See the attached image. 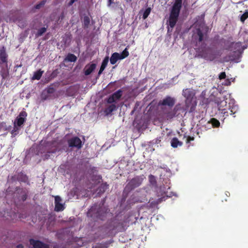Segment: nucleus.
<instances>
[{"label":"nucleus","instance_id":"obj_1","mask_svg":"<svg viewBox=\"0 0 248 248\" xmlns=\"http://www.w3.org/2000/svg\"><path fill=\"white\" fill-rule=\"evenodd\" d=\"M182 95L186 99L185 101V110L189 112H192L195 110L197 105L196 101L194 99L195 91L190 88L184 89L182 92Z\"/></svg>","mask_w":248,"mask_h":248},{"label":"nucleus","instance_id":"obj_2","mask_svg":"<svg viewBox=\"0 0 248 248\" xmlns=\"http://www.w3.org/2000/svg\"><path fill=\"white\" fill-rule=\"evenodd\" d=\"M109 211V210L108 208L95 204L88 211L87 216L94 219H99L103 220Z\"/></svg>","mask_w":248,"mask_h":248},{"label":"nucleus","instance_id":"obj_3","mask_svg":"<svg viewBox=\"0 0 248 248\" xmlns=\"http://www.w3.org/2000/svg\"><path fill=\"white\" fill-rule=\"evenodd\" d=\"M182 0H175L170 12L169 18V25L173 28L175 26L182 8Z\"/></svg>","mask_w":248,"mask_h":248},{"label":"nucleus","instance_id":"obj_4","mask_svg":"<svg viewBox=\"0 0 248 248\" xmlns=\"http://www.w3.org/2000/svg\"><path fill=\"white\" fill-rule=\"evenodd\" d=\"M221 55V53L220 50L213 51L210 47L199 50L198 53V57L209 61L214 60L217 57H220Z\"/></svg>","mask_w":248,"mask_h":248},{"label":"nucleus","instance_id":"obj_5","mask_svg":"<svg viewBox=\"0 0 248 248\" xmlns=\"http://www.w3.org/2000/svg\"><path fill=\"white\" fill-rule=\"evenodd\" d=\"M145 178L143 175L134 177L126 185L124 190L127 192H130L134 190L142 184Z\"/></svg>","mask_w":248,"mask_h":248},{"label":"nucleus","instance_id":"obj_6","mask_svg":"<svg viewBox=\"0 0 248 248\" xmlns=\"http://www.w3.org/2000/svg\"><path fill=\"white\" fill-rule=\"evenodd\" d=\"M176 99L174 97L168 95L162 100H160L158 105L161 106H168L171 108L174 105Z\"/></svg>","mask_w":248,"mask_h":248},{"label":"nucleus","instance_id":"obj_7","mask_svg":"<svg viewBox=\"0 0 248 248\" xmlns=\"http://www.w3.org/2000/svg\"><path fill=\"white\" fill-rule=\"evenodd\" d=\"M27 116V113L25 111H22L20 112L14 123L15 129L16 128V126L19 127L24 124L26 121Z\"/></svg>","mask_w":248,"mask_h":248},{"label":"nucleus","instance_id":"obj_8","mask_svg":"<svg viewBox=\"0 0 248 248\" xmlns=\"http://www.w3.org/2000/svg\"><path fill=\"white\" fill-rule=\"evenodd\" d=\"M68 146L70 147H76L78 149H80L82 146L81 140L78 137H74L68 140Z\"/></svg>","mask_w":248,"mask_h":248},{"label":"nucleus","instance_id":"obj_9","mask_svg":"<svg viewBox=\"0 0 248 248\" xmlns=\"http://www.w3.org/2000/svg\"><path fill=\"white\" fill-rule=\"evenodd\" d=\"M12 179L14 181H17L20 183H27V185H30L28 177L22 172H20L16 175L12 176Z\"/></svg>","mask_w":248,"mask_h":248},{"label":"nucleus","instance_id":"obj_10","mask_svg":"<svg viewBox=\"0 0 248 248\" xmlns=\"http://www.w3.org/2000/svg\"><path fill=\"white\" fill-rule=\"evenodd\" d=\"M30 244L32 246L33 248H49L48 244H45L41 241L30 239L29 240Z\"/></svg>","mask_w":248,"mask_h":248},{"label":"nucleus","instance_id":"obj_11","mask_svg":"<svg viewBox=\"0 0 248 248\" xmlns=\"http://www.w3.org/2000/svg\"><path fill=\"white\" fill-rule=\"evenodd\" d=\"M242 43L239 42H232L231 43L229 46L226 48V49L230 51H233L234 52H240L241 51Z\"/></svg>","mask_w":248,"mask_h":248},{"label":"nucleus","instance_id":"obj_12","mask_svg":"<svg viewBox=\"0 0 248 248\" xmlns=\"http://www.w3.org/2000/svg\"><path fill=\"white\" fill-rule=\"evenodd\" d=\"M181 106L180 104L177 105L173 108V109H171L165 112L166 117L168 120L171 119L175 116L177 111L180 109Z\"/></svg>","mask_w":248,"mask_h":248},{"label":"nucleus","instance_id":"obj_13","mask_svg":"<svg viewBox=\"0 0 248 248\" xmlns=\"http://www.w3.org/2000/svg\"><path fill=\"white\" fill-rule=\"evenodd\" d=\"M62 201L61 198L59 196L55 197V211L57 212L62 211L64 210L63 205L61 203Z\"/></svg>","mask_w":248,"mask_h":248},{"label":"nucleus","instance_id":"obj_14","mask_svg":"<svg viewBox=\"0 0 248 248\" xmlns=\"http://www.w3.org/2000/svg\"><path fill=\"white\" fill-rule=\"evenodd\" d=\"M96 64L95 63H92L87 64L84 70L85 75L88 76L90 75L96 68Z\"/></svg>","mask_w":248,"mask_h":248},{"label":"nucleus","instance_id":"obj_15","mask_svg":"<svg viewBox=\"0 0 248 248\" xmlns=\"http://www.w3.org/2000/svg\"><path fill=\"white\" fill-rule=\"evenodd\" d=\"M194 39L199 42H201L203 40L204 33L199 28L196 30V32L194 35Z\"/></svg>","mask_w":248,"mask_h":248},{"label":"nucleus","instance_id":"obj_16","mask_svg":"<svg viewBox=\"0 0 248 248\" xmlns=\"http://www.w3.org/2000/svg\"><path fill=\"white\" fill-rule=\"evenodd\" d=\"M7 58L8 55L6 52L5 49L4 47L0 49V63H5L7 65Z\"/></svg>","mask_w":248,"mask_h":248},{"label":"nucleus","instance_id":"obj_17","mask_svg":"<svg viewBox=\"0 0 248 248\" xmlns=\"http://www.w3.org/2000/svg\"><path fill=\"white\" fill-rule=\"evenodd\" d=\"M120 54L117 52L112 53L110 58V62L111 64H114L118 60H122Z\"/></svg>","mask_w":248,"mask_h":248},{"label":"nucleus","instance_id":"obj_18","mask_svg":"<svg viewBox=\"0 0 248 248\" xmlns=\"http://www.w3.org/2000/svg\"><path fill=\"white\" fill-rule=\"evenodd\" d=\"M229 110L230 115H234L237 113L238 111V107L236 106H233L231 108H230ZM222 113H223L225 116H228L229 112L226 111L225 109H222Z\"/></svg>","mask_w":248,"mask_h":248},{"label":"nucleus","instance_id":"obj_19","mask_svg":"<svg viewBox=\"0 0 248 248\" xmlns=\"http://www.w3.org/2000/svg\"><path fill=\"white\" fill-rule=\"evenodd\" d=\"M16 191H17L18 193L22 194L21 199L23 201L26 200L28 195L27 192L25 190L23 189L22 188H20V187H16Z\"/></svg>","mask_w":248,"mask_h":248},{"label":"nucleus","instance_id":"obj_20","mask_svg":"<svg viewBox=\"0 0 248 248\" xmlns=\"http://www.w3.org/2000/svg\"><path fill=\"white\" fill-rule=\"evenodd\" d=\"M183 144L182 142L179 141L177 138H173L171 140V146L173 148H177Z\"/></svg>","mask_w":248,"mask_h":248},{"label":"nucleus","instance_id":"obj_21","mask_svg":"<svg viewBox=\"0 0 248 248\" xmlns=\"http://www.w3.org/2000/svg\"><path fill=\"white\" fill-rule=\"evenodd\" d=\"M43 72L44 71H42L41 69L35 72L31 78L32 80H39L41 78Z\"/></svg>","mask_w":248,"mask_h":248},{"label":"nucleus","instance_id":"obj_22","mask_svg":"<svg viewBox=\"0 0 248 248\" xmlns=\"http://www.w3.org/2000/svg\"><path fill=\"white\" fill-rule=\"evenodd\" d=\"M123 94V91L120 89L115 93H114L111 96L114 98L115 100H119L122 97Z\"/></svg>","mask_w":248,"mask_h":248},{"label":"nucleus","instance_id":"obj_23","mask_svg":"<svg viewBox=\"0 0 248 248\" xmlns=\"http://www.w3.org/2000/svg\"><path fill=\"white\" fill-rule=\"evenodd\" d=\"M108 185L105 183H102L98 188V193H103L108 188Z\"/></svg>","mask_w":248,"mask_h":248},{"label":"nucleus","instance_id":"obj_24","mask_svg":"<svg viewBox=\"0 0 248 248\" xmlns=\"http://www.w3.org/2000/svg\"><path fill=\"white\" fill-rule=\"evenodd\" d=\"M116 105L115 104H111L106 108L105 112L107 114H109L112 111L115 110L116 109Z\"/></svg>","mask_w":248,"mask_h":248},{"label":"nucleus","instance_id":"obj_25","mask_svg":"<svg viewBox=\"0 0 248 248\" xmlns=\"http://www.w3.org/2000/svg\"><path fill=\"white\" fill-rule=\"evenodd\" d=\"M66 60L70 62H75L77 60V58L73 54H68L66 57Z\"/></svg>","mask_w":248,"mask_h":248},{"label":"nucleus","instance_id":"obj_26","mask_svg":"<svg viewBox=\"0 0 248 248\" xmlns=\"http://www.w3.org/2000/svg\"><path fill=\"white\" fill-rule=\"evenodd\" d=\"M90 23V19L88 16H84L83 17V27L88 28Z\"/></svg>","mask_w":248,"mask_h":248},{"label":"nucleus","instance_id":"obj_27","mask_svg":"<svg viewBox=\"0 0 248 248\" xmlns=\"http://www.w3.org/2000/svg\"><path fill=\"white\" fill-rule=\"evenodd\" d=\"M210 123L214 127H218L220 125V123L219 121L215 118H212L210 121Z\"/></svg>","mask_w":248,"mask_h":248},{"label":"nucleus","instance_id":"obj_28","mask_svg":"<svg viewBox=\"0 0 248 248\" xmlns=\"http://www.w3.org/2000/svg\"><path fill=\"white\" fill-rule=\"evenodd\" d=\"M128 46H127L122 52V53H121V54H120V56H121V58L122 59H124L125 58H126L127 57H128L129 56V52L128 51Z\"/></svg>","mask_w":248,"mask_h":248},{"label":"nucleus","instance_id":"obj_29","mask_svg":"<svg viewBox=\"0 0 248 248\" xmlns=\"http://www.w3.org/2000/svg\"><path fill=\"white\" fill-rule=\"evenodd\" d=\"M46 31V28L45 27H42L40 29H39L37 33L36 34V35L37 37H39L42 36L44 33H45Z\"/></svg>","mask_w":248,"mask_h":248},{"label":"nucleus","instance_id":"obj_30","mask_svg":"<svg viewBox=\"0 0 248 248\" xmlns=\"http://www.w3.org/2000/svg\"><path fill=\"white\" fill-rule=\"evenodd\" d=\"M1 76L2 79L4 80L9 76V71L7 69H2L1 71Z\"/></svg>","mask_w":248,"mask_h":248},{"label":"nucleus","instance_id":"obj_31","mask_svg":"<svg viewBox=\"0 0 248 248\" xmlns=\"http://www.w3.org/2000/svg\"><path fill=\"white\" fill-rule=\"evenodd\" d=\"M151 9L150 7H148L145 9L142 15V18L143 19H145L146 18H147V17L151 13Z\"/></svg>","mask_w":248,"mask_h":248},{"label":"nucleus","instance_id":"obj_32","mask_svg":"<svg viewBox=\"0 0 248 248\" xmlns=\"http://www.w3.org/2000/svg\"><path fill=\"white\" fill-rule=\"evenodd\" d=\"M165 200V197H161L160 198H158L156 200L154 201L153 202H152L151 203V204H153L154 205H157Z\"/></svg>","mask_w":248,"mask_h":248},{"label":"nucleus","instance_id":"obj_33","mask_svg":"<svg viewBox=\"0 0 248 248\" xmlns=\"http://www.w3.org/2000/svg\"><path fill=\"white\" fill-rule=\"evenodd\" d=\"M248 18V11L246 10L244 13L240 17V20L242 22L244 23V21Z\"/></svg>","mask_w":248,"mask_h":248},{"label":"nucleus","instance_id":"obj_34","mask_svg":"<svg viewBox=\"0 0 248 248\" xmlns=\"http://www.w3.org/2000/svg\"><path fill=\"white\" fill-rule=\"evenodd\" d=\"M46 92L48 94L53 93H54L55 89L52 87V85H50L46 89Z\"/></svg>","mask_w":248,"mask_h":248},{"label":"nucleus","instance_id":"obj_35","mask_svg":"<svg viewBox=\"0 0 248 248\" xmlns=\"http://www.w3.org/2000/svg\"><path fill=\"white\" fill-rule=\"evenodd\" d=\"M108 60H109V57L108 56H106L103 60V62H102L101 66L106 68L108 63Z\"/></svg>","mask_w":248,"mask_h":248},{"label":"nucleus","instance_id":"obj_36","mask_svg":"<svg viewBox=\"0 0 248 248\" xmlns=\"http://www.w3.org/2000/svg\"><path fill=\"white\" fill-rule=\"evenodd\" d=\"M234 60L233 56L231 55L226 56L223 58V61L225 62H228L229 61H232Z\"/></svg>","mask_w":248,"mask_h":248},{"label":"nucleus","instance_id":"obj_37","mask_svg":"<svg viewBox=\"0 0 248 248\" xmlns=\"http://www.w3.org/2000/svg\"><path fill=\"white\" fill-rule=\"evenodd\" d=\"M58 148L57 146H52L51 149H48L46 153L48 154L55 153L57 151Z\"/></svg>","mask_w":248,"mask_h":248},{"label":"nucleus","instance_id":"obj_38","mask_svg":"<svg viewBox=\"0 0 248 248\" xmlns=\"http://www.w3.org/2000/svg\"><path fill=\"white\" fill-rule=\"evenodd\" d=\"M26 25V21L23 20H19L18 22V26L20 28H23Z\"/></svg>","mask_w":248,"mask_h":248},{"label":"nucleus","instance_id":"obj_39","mask_svg":"<svg viewBox=\"0 0 248 248\" xmlns=\"http://www.w3.org/2000/svg\"><path fill=\"white\" fill-rule=\"evenodd\" d=\"M45 3H46L45 0L42 1L40 3L36 4L35 5V9H40L41 7H42L43 5H45Z\"/></svg>","mask_w":248,"mask_h":248},{"label":"nucleus","instance_id":"obj_40","mask_svg":"<svg viewBox=\"0 0 248 248\" xmlns=\"http://www.w3.org/2000/svg\"><path fill=\"white\" fill-rule=\"evenodd\" d=\"M6 123L2 122L0 123V131L2 129H6Z\"/></svg>","mask_w":248,"mask_h":248},{"label":"nucleus","instance_id":"obj_41","mask_svg":"<svg viewBox=\"0 0 248 248\" xmlns=\"http://www.w3.org/2000/svg\"><path fill=\"white\" fill-rule=\"evenodd\" d=\"M116 100L114 99V98L111 95L108 99L107 102L108 103L111 104L113 102H115Z\"/></svg>","mask_w":248,"mask_h":248},{"label":"nucleus","instance_id":"obj_42","mask_svg":"<svg viewBox=\"0 0 248 248\" xmlns=\"http://www.w3.org/2000/svg\"><path fill=\"white\" fill-rule=\"evenodd\" d=\"M92 248H106V247L102 244H97L96 245L93 247Z\"/></svg>","mask_w":248,"mask_h":248},{"label":"nucleus","instance_id":"obj_43","mask_svg":"<svg viewBox=\"0 0 248 248\" xmlns=\"http://www.w3.org/2000/svg\"><path fill=\"white\" fill-rule=\"evenodd\" d=\"M226 75L225 72H221L219 75V78L220 79H225L226 78Z\"/></svg>","mask_w":248,"mask_h":248},{"label":"nucleus","instance_id":"obj_44","mask_svg":"<svg viewBox=\"0 0 248 248\" xmlns=\"http://www.w3.org/2000/svg\"><path fill=\"white\" fill-rule=\"evenodd\" d=\"M105 69V67L101 66L100 69L98 73V76L97 77V78L100 77V75L102 73V72H103V71Z\"/></svg>","mask_w":248,"mask_h":248},{"label":"nucleus","instance_id":"obj_45","mask_svg":"<svg viewBox=\"0 0 248 248\" xmlns=\"http://www.w3.org/2000/svg\"><path fill=\"white\" fill-rule=\"evenodd\" d=\"M194 140V137H190V136H188L187 139H186V143H189L191 141H193Z\"/></svg>","mask_w":248,"mask_h":248},{"label":"nucleus","instance_id":"obj_46","mask_svg":"<svg viewBox=\"0 0 248 248\" xmlns=\"http://www.w3.org/2000/svg\"><path fill=\"white\" fill-rule=\"evenodd\" d=\"M78 0H70L69 1L68 5L69 6L72 5L75 1H78Z\"/></svg>","mask_w":248,"mask_h":248},{"label":"nucleus","instance_id":"obj_47","mask_svg":"<svg viewBox=\"0 0 248 248\" xmlns=\"http://www.w3.org/2000/svg\"><path fill=\"white\" fill-rule=\"evenodd\" d=\"M18 128L16 126V128L15 129V126L14 125V129L12 131V134H13L15 133V132H16L17 130H18Z\"/></svg>","mask_w":248,"mask_h":248},{"label":"nucleus","instance_id":"obj_48","mask_svg":"<svg viewBox=\"0 0 248 248\" xmlns=\"http://www.w3.org/2000/svg\"><path fill=\"white\" fill-rule=\"evenodd\" d=\"M108 5L110 6L113 3V0H108Z\"/></svg>","mask_w":248,"mask_h":248},{"label":"nucleus","instance_id":"obj_49","mask_svg":"<svg viewBox=\"0 0 248 248\" xmlns=\"http://www.w3.org/2000/svg\"><path fill=\"white\" fill-rule=\"evenodd\" d=\"M226 82L227 83L225 84L227 85H230V84H231V82H230V81H229V80L228 79H227Z\"/></svg>","mask_w":248,"mask_h":248},{"label":"nucleus","instance_id":"obj_50","mask_svg":"<svg viewBox=\"0 0 248 248\" xmlns=\"http://www.w3.org/2000/svg\"><path fill=\"white\" fill-rule=\"evenodd\" d=\"M149 178H150V180L151 181H152V179H155V177L153 175H150V176H149Z\"/></svg>","mask_w":248,"mask_h":248},{"label":"nucleus","instance_id":"obj_51","mask_svg":"<svg viewBox=\"0 0 248 248\" xmlns=\"http://www.w3.org/2000/svg\"><path fill=\"white\" fill-rule=\"evenodd\" d=\"M17 248H23V246L21 244H19L17 246Z\"/></svg>","mask_w":248,"mask_h":248},{"label":"nucleus","instance_id":"obj_52","mask_svg":"<svg viewBox=\"0 0 248 248\" xmlns=\"http://www.w3.org/2000/svg\"><path fill=\"white\" fill-rule=\"evenodd\" d=\"M136 110V107L134 108V109L131 111V114H133Z\"/></svg>","mask_w":248,"mask_h":248},{"label":"nucleus","instance_id":"obj_53","mask_svg":"<svg viewBox=\"0 0 248 248\" xmlns=\"http://www.w3.org/2000/svg\"><path fill=\"white\" fill-rule=\"evenodd\" d=\"M43 95H44V94H43ZM47 98V96L46 95V96H44V97L43 96V99L46 100V99Z\"/></svg>","mask_w":248,"mask_h":248},{"label":"nucleus","instance_id":"obj_54","mask_svg":"<svg viewBox=\"0 0 248 248\" xmlns=\"http://www.w3.org/2000/svg\"><path fill=\"white\" fill-rule=\"evenodd\" d=\"M45 156H46V159L48 158V157H49V155H47V154H46V155H45Z\"/></svg>","mask_w":248,"mask_h":248},{"label":"nucleus","instance_id":"obj_55","mask_svg":"<svg viewBox=\"0 0 248 248\" xmlns=\"http://www.w3.org/2000/svg\"><path fill=\"white\" fill-rule=\"evenodd\" d=\"M53 248H60L58 246H55L53 247Z\"/></svg>","mask_w":248,"mask_h":248},{"label":"nucleus","instance_id":"obj_56","mask_svg":"<svg viewBox=\"0 0 248 248\" xmlns=\"http://www.w3.org/2000/svg\"><path fill=\"white\" fill-rule=\"evenodd\" d=\"M26 217H22V216H19V217H20V218H26Z\"/></svg>","mask_w":248,"mask_h":248},{"label":"nucleus","instance_id":"obj_57","mask_svg":"<svg viewBox=\"0 0 248 248\" xmlns=\"http://www.w3.org/2000/svg\"><path fill=\"white\" fill-rule=\"evenodd\" d=\"M116 228V227H114L113 228L111 229L110 230H114Z\"/></svg>","mask_w":248,"mask_h":248},{"label":"nucleus","instance_id":"obj_58","mask_svg":"<svg viewBox=\"0 0 248 248\" xmlns=\"http://www.w3.org/2000/svg\"><path fill=\"white\" fill-rule=\"evenodd\" d=\"M14 216H16V213L13 214Z\"/></svg>","mask_w":248,"mask_h":248}]
</instances>
